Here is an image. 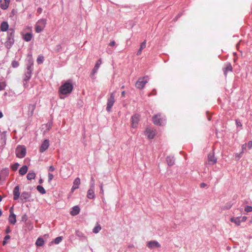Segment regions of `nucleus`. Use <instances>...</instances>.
<instances>
[{"instance_id": "f257e3e1", "label": "nucleus", "mask_w": 252, "mask_h": 252, "mask_svg": "<svg viewBox=\"0 0 252 252\" xmlns=\"http://www.w3.org/2000/svg\"><path fill=\"white\" fill-rule=\"evenodd\" d=\"M73 89V86L70 82H66L63 84L60 87V92L63 94H66L71 92Z\"/></svg>"}, {"instance_id": "f03ea898", "label": "nucleus", "mask_w": 252, "mask_h": 252, "mask_svg": "<svg viewBox=\"0 0 252 252\" xmlns=\"http://www.w3.org/2000/svg\"><path fill=\"white\" fill-rule=\"evenodd\" d=\"M165 119L164 116L157 114L153 117V121L156 125L162 126L165 124Z\"/></svg>"}, {"instance_id": "7ed1b4c3", "label": "nucleus", "mask_w": 252, "mask_h": 252, "mask_svg": "<svg viewBox=\"0 0 252 252\" xmlns=\"http://www.w3.org/2000/svg\"><path fill=\"white\" fill-rule=\"evenodd\" d=\"M115 92H114L110 94V97L108 98L106 110L109 112L111 111V109L115 102Z\"/></svg>"}, {"instance_id": "20e7f679", "label": "nucleus", "mask_w": 252, "mask_h": 252, "mask_svg": "<svg viewBox=\"0 0 252 252\" xmlns=\"http://www.w3.org/2000/svg\"><path fill=\"white\" fill-rule=\"evenodd\" d=\"M148 77L147 76L139 78L135 83V87L139 89H143L146 84L148 82Z\"/></svg>"}, {"instance_id": "39448f33", "label": "nucleus", "mask_w": 252, "mask_h": 252, "mask_svg": "<svg viewBox=\"0 0 252 252\" xmlns=\"http://www.w3.org/2000/svg\"><path fill=\"white\" fill-rule=\"evenodd\" d=\"M26 149L25 147L19 146L16 149V154L18 158H23L26 155Z\"/></svg>"}, {"instance_id": "423d86ee", "label": "nucleus", "mask_w": 252, "mask_h": 252, "mask_svg": "<svg viewBox=\"0 0 252 252\" xmlns=\"http://www.w3.org/2000/svg\"><path fill=\"white\" fill-rule=\"evenodd\" d=\"M46 24V21L45 19L39 20L36 26L35 31L36 32L39 33L43 31Z\"/></svg>"}, {"instance_id": "0eeeda50", "label": "nucleus", "mask_w": 252, "mask_h": 252, "mask_svg": "<svg viewBox=\"0 0 252 252\" xmlns=\"http://www.w3.org/2000/svg\"><path fill=\"white\" fill-rule=\"evenodd\" d=\"M140 116L138 114H134L131 118V126L132 128H135L137 127Z\"/></svg>"}, {"instance_id": "6e6552de", "label": "nucleus", "mask_w": 252, "mask_h": 252, "mask_svg": "<svg viewBox=\"0 0 252 252\" xmlns=\"http://www.w3.org/2000/svg\"><path fill=\"white\" fill-rule=\"evenodd\" d=\"M145 134L148 139H153L156 135V130L150 127H147L145 131Z\"/></svg>"}, {"instance_id": "1a4fd4ad", "label": "nucleus", "mask_w": 252, "mask_h": 252, "mask_svg": "<svg viewBox=\"0 0 252 252\" xmlns=\"http://www.w3.org/2000/svg\"><path fill=\"white\" fill-rule=\"evenodd\" d=\"M147 246L151 250L155 248H158L161 247L160 244L157 241H150L148 242Z\"/></svg>"}, {"instance_id": "9d476101", "label": "nucleus", "mask_w": 252, "mask_h": 252, "mask_svg": "<svg viewBox=\"0 0 252 252\" xmlns=\"http://www.w3.org/2000/svg\"><path fill=\"white\" fill-rule=\"evenodd\" d=\"M13 210V207H11L10 208V215L8 218V220L11 224H14L16 222V216L14 214Z\"/></svg>"}, {"instance_id": "9b49d317", "label": "nucleus", "mask_w": 252, "mask_h": 252, "mask_svg": "<svg viewBox=\"0 0 252 252\" xmlns=\"http://www.w3.org/2000/svg\"><path fill=\"white\" fill-rule=\"evenodd\" d=\"M217 158L214 157L213 153H210L208 156V160L206 162V164L210 165H213L217 162Z\"/></svg>"}, {"instance_id": "f8f14e48", "label": "nucleus", "mask_w": 252, "mask_h": 252, "mask_svg": "<svg viewBox=\"0 0 252 252\" xmlns=\"http://www.w3.org/2000/svg\"><path fill=\"white\" fill-rule=\"evenodd\" d=\"M81 184L80 179L78 177L75 179L73 181V185L71 189V192H73L74 191L78 189Z\"/></svg>"}, {"instance_id": "ddd939ff", "label": "nucleus", "mask_w": 252, "mask_h": 252, "mask_svg": "<svg viewBox=\"0 0 252 252\" xmlns=\"http://www.w3.org/2000/svg\"><path fill=\"white\" fill-rule=\"evenodd\" d=\"M49 146V141L47 139L44 140L40 147V152L43 153V152L45 151L48 148Z\"/></svg>"}, {"instance_id": "4468645a", "label": "nucleus", "mask_w": 252, "mask_h": 252, "mask_svg": "<svg viewBox=\"0 0 252 252\" xmlns=\"http://www.w3.org/2000/svg\"><path fill=\"white\" fill-rule=\"evenodd\" d=\"M20 187L19 186H16L14 189H13V199L15 200H17L20 197Z\"/></svg>"}, {"instance_id": "2eb2a0df", "label": "nucleus", "mask_w": 252, "mask_h": 252, "mask_svg": "<svg viewBox=\"0 0 252 252\" xmlns=\"http://www.w3.org/2000/svg\"><path fill=\"white\" fill-rule=\"evenodd\" d=\"M32 63L30 65H28L27 67L28 71H27V73H26L25 76L24 78V80L25 81L29 80L31 78V73H32Z\"/></svg>"}, {"instance_id": "dca6fc26", "label": "nucleus", "mask_w": 252, "mask_h": 252, "mask_svg": "<svg viewBox=\"0 0 252 252\" xmlns=\"http://www.w3.org/2000/svg\"><path fill=\"white\" fill-rule=\"evenodd\" d=\"M10 0H0V7L2 9H6L9 5Z\"/></svg>"}, {"instance_id": "f3484780", "label": "nucleus", "mask_w": 252, "mask_h": 252, "mask_svg": "<svg viewBox=\"0 0 252 252\" xmlns=\"http://www.w3.org/2000/svg\"><path fill=\"white\" fill-rule=\"evenodd\" d=\"M102 61L101 59H99L96 63L95 65L92 70V74L94 75L97 72V70L100 67V64H101Z\"/></svg>"}, {"instance_id": "a211bd4d", "label": "nucleus", "mask_w": 252, "mask_h": 252, "mask_svg": "<svg viewBox=\"0 0 252 252\" xmlns=\"http://www.w3.org/2000/svg\"><path fill=\"white\" fill-rule=\"evenodd\" d=\"M31 197V194L30 193L27 191H24L22 192L21 195V199L22 200H24L25 201H27L29 200Z\"/></svg>"}, {"instance_id": "6ab92c4d", "label": "nucleus", "mask_w": 252, "mask_h": 252, "mask_svg": "<svg viewBox=\"0 0 252 252\" xmlns=\"http://www.w3.org/2000/svg\"><path fill=\"white\" fill-rule=\"evenodd\" d=\"M35 108V105L34 104H31L28 105V115L29 116H32V115Z\"/></svg>"}, {"instance_id": "aec40b11", "label": "nucleus", "mask_w": 252, "mask_h": 252, "mask_svg": "<svg viewBox=\"0 0 252 252\" xmlns=\"http://www.w3.org/2000/svg\"><path fill=\"white\" fill-rule=\"evenodd\" d=\"M80 208L77 206H74L71 211H70V214L72 216H76L79 213Z\"/></svg>"}, {"instance_id": "412c9836", "label": "nucleus", "mask_w": 252, "mask_h": 252, "mask_svg": "<svg viewBox=\"0 0 252 252\" xmlns=\"http://www.w3.org/2000/svg\"><path fill=\"white\" fill-rule=\"evenodd\" d=\"M9 28V25L7 22H2L0 25V30L2 32H6Z\"/></svg>"}, {"instance_id": "4be33fe9", "label": "nucleus", "mask_w": 252, "mask_h": 252, "mask_svg": "<svg viewBox=\"0 0 252 252\" xmlns=\"http://www.w3.org/2000/svg\"><path fill=\"white\" fill-rule=\"evenodd\" d=\"M241 218L240 217H232L230 218V220L234 222L236 225L239 226L241 224Z\"/></svg>"}, {"instance_id": "5701e85b", "label": "nucleus", "mask_w": 252, "mask_h": 252, "mask_svg": "<svg viewBox=\"0 0 252 252\" xmlns=\"http://www.w3.org/2000/svg\"><path fill=\"white\" fill-rule=\"evenodd\" d=\"M6 131H3L0 134L1 144L3 145H5L6 143Z\"/></svg>"}, {"instance_id": "b1692460", "label": "nucleus", "mask_w": 252, "mask_h": 252, "mask_svg": "<svg viewBox=\"0 0 252 252\" xmlns=\"http://www.w3.org/2000/svg\"><path fill=\"white\" fill-rule=\"evenodd\" d=\"M94 189H90L87 192V197L89 199H93L94 198L95 195L94 193Z\"/></svg>"}, {"instance_id": "393cba45", "label": "nucleus", "mask_w": 252, "mask_h": 252, "mask_svg": "<svg viewBox=\"0 0 252 252\" xmlns=\"http://www.w3.org/2000/svg\"><path fill=\"white\" fill-rule=\"evenodd\" d=\"M166 161L169 166H172L174 164V158L172 156H168L166 158Z\"/></svg>"}, {"instance_id": "a878e982", "label": "nucleus", "mask_w": 252, "mask_h": 252, "mask_svg": "<svg viewBox=\"0 0 252 252\" xmlns=\"http://www.w3.org/2000/svg\"><path fill=\"white\" fill-rule=\"evenodd\" d=\"M14 39L12 37H9L7 41L5 42V46L7 48H10L14 43Z\"/></svg>"}, {"instance_id": "bb28decb", "label": "nucleus", "mask_w": 252, "mask_h": 252, "mask_svg": "<svg viewBox=\"0 0 252 252\" xmlns=\"http://www.w3.org/2000/svg\"><path fill=\"white\" fill-rule=\"evenodd\" d=\"M32 37V34L31 32H28L23 35L24 40L26 41H30Z\"/></svg>"}, {"instance_id": "cd10ccee", "label": "nucleus", "mask_w": 252, "mask_h": 252, "mask_svg": "<svg viewBox=\"0 0 252 252\" xmlns=\"http://www.w3.org/2000/svg\"><path fill=\"white\" fill-rule=\"evenodd\" d=\"M28 171V167L26 165L23 166L19 171V174L21 175H25Z\"/></svg>"}, {"instance_id": "c85d7f7f", "label": "nucleus", "mask_w": 252, "mask_h": 252, "mask_svg": "<svg viewBox=\"0 0 252 252\" xmlns=\"http://www.w3.org/2000/svg\"><path fill=\"white\" fill-rule=\"evenodd\" d=\"M146 42L145 41L143 42L141 44L140 49H139V50L138 51L137 53V55H140L141 54L142 50L146 47Z\"/></svg>"}, {"instance_id": "c756f323", "label": "nucleus", "mask_w": 252, "mask_h": 252, "mask_svg": "<svg viewBox=\"0 0 252 252\" xmlns=\"http://www.w3.org/2000/svg\"><path fill=\"white\" fill-rule=\"evenodd\" d=\"M35 177V174L33 172H30L27 175V179L29 180L34 179Z\"/></svg>"}, {"instance_id": "7c9ffc66", "label": "nucleus", "mask_w": 252, "mask_h": 252, "mask_svg": "<svg viewBox=\"0 0 252 252\" xmlns=\"http://www.w3.org/2000/svg\"><path fill=\"white\" fill-rule=\"evenodd\" d=\"M101 229V226L99 224H97V225L94 228L93 230V232L94 233H98Z\"/></svg>"}, {"instance_id": "2f4dec72", "label": "nucleus", "mask_w": 252, "mask_h": 252, "mask_svg": "<svg viewBox=\"0 0 252 252\" xmlns=\"http://www.w3.org/2000/svg\"><path fill=\"white\" fill-rule=\"evenodd\" d=\"M44 240L41 238H38L36 241V245L38 246H42L44 244Z\"/></svg>"}, {"instance_id": "473e14b6", "label": "nucleus", "mask_w": 252, "mask_h": 252, "mask_svg": "<svg viewBox=\"0 0 252 252\" xmlns=\"http://www.w3.org/2000/svg\"><path fill=\"white\" fill-rule=\"evenodd\" d=\"M37 189L41 194H45L46 193L45 189L41 186H38L37 187Z\"/></svg>"}, {"instance_id": "72a5a7b5", "label": "nucleus", "mask_w": 252, "mask_h": 252, "mask_svg": "<svg viewBox=\"0 0 252 252\" xmlns=\"http://www.w3.org/2000/svg\"><path fill=\"white\" fill-rule=\"evenodd\" d=\"M232 68L231 65L230 64H227L224 70V74L226 75V73L228 71H231L232 70Z\"/></svg>"}, {"instance_id": "f704fd0d", "label": "nucleus", "mask_w": 252, "mask_h": 252, "mask_svg": "<svg viewBox=\"0 0 252 252\" xmlns=\"http://www.w3.org/2000/svg\"><path fill=\"white\" fill-rule=\"evenodd\" d=\"M75 234H76V235L78 237H81V238H85V237L84 234L82 232H81L79 230H76L75 232Z\"/></svg>"}, {"instance_id": "c9c22d12", "label": "nucleus", "mask_w": 252, "mask_h": 252, "mask_svg": "<svg viewBox=\"0 0 252 252\" xmlns=\"http://www.w3.org/2000/svg\"><path fill=\"white\" fill-rule=\"evenodd\" d=\"M63 240V237L62 236L57 237L55 240L54 242L56 244H59Z\"/></svg>"}, {"instance_id": "e433bc0d", "label": "nucleus", "mask_w": 252, "mask_h": 252, "mask_svg": "<svg viewBox=\"0 0 252 252\" xmlns=\"http://www.w3.org/2000/svg\"><path fill=\"white\" fill-rule=\"evenodd\" d=\"M10 236L8 235H6L4 238V240L2 242L3 245H5L6 244V241L10 239Z\"/></svg>"}, {"instance_id": "4c0bfd02", "label": "nucleus", "mask_w": 252, "mask_h": 252, "mask_svg": "<svg viewBox=\"0 0 252 252\" xmlns=\"http://www.w3.org/2000/svg\"><path fill=\"white\" fill-rule=\"evenodd\" d=\"M43 56H39L37 59V62L38 64L42 63L43 61Z\"/></svg>"}, {"instance_id": "58836bf2", "label": "nucleus", "mask_w": 252, "mask_h": 252, "mask_svg": "<svg viewBox=\"0 0 252 252\" xmlns=\"http://www.w3.org/2000/svg\"><path fill=\"white\" fill-rule=\"evenodd\" d=\"M19 166V163H15V164H14L12 166L11 168H12V170H14V171H16V170L18 169V168Z\"/></svg>"}, {"instance_id": "ea45409f", "label": "nucleus", "mask_w": 252, "mask_h": 252, "mask_svg": "<svg viewBox=\"0 0 252 252\" xmlns=\"http://www.w3.org/2000/svg\"><path fill=\"white\" fill-rule=\"evenodd\" d=\"M245 211L247 212H252V207L250 206H247L245 208Z\"/></svg>"}, {"instance_id": "a19ab883", "label": "nucleus", "mask_w": 252, "mask_h": 252, "mask_svg": "<svg viewBox=\"0 0 252 252\" xmlns=\"http://www.w3.org/2000/svg\"><path fill=\"white\" fill-rule=\"evenodd\" d=\"M5 86L6 85L4 82H0V91L3 90Z\"/></svg>"}, {"instance_id": "79ce46f5", "label": "nucleus", "mask_w": 252, "mask_h": 252, "mask_svg": "<svg viewBox=\"0 0 252 252\" xmlns=\"http://www.w3.org/2000/svg\"><path fill=\"white\" fill-rule=\"evenodd\" d=\"M90 184V188L94 189V180L93 178L92 179Z\"/></svg>"}, {"instance_id": "37998d69", "label": "nucleus", "mask_w": 252, "mask_h": 252, "mask_svg": "<svg viewBox=\"0 0 252 252\" xmlns=\"http://www.w3.org/2000/svg\"><path fill=\"white\" fill-rule=\"evenodd\" d=\"M243 154V153L242 152H241L239 154H236L235 155V158L236 160H239L242 157Z\"/></svg>"}, {"instance_id": "c03bdc74", "label": "nucleus", "mask_w": 252, "mask_h": 252, "mask_svg": "<svg viewBox=\"0 0 252 252\" xmlns=\"http://www.w3.org/2000/svg\"><path fill=\"white\" fill-rule=\"evenodd\" d=\"M48 176V182H50L51 181V180L53 179L54 176L52 173H49Z\"/></svg>"}, {"instance_id": "a18cd8bd", "label": "nucleus", "mask_w": 252, "mask_h": 252, "mask_svg": "<svg viewBox=\"0 0 252 252\" xmlns=\"http://www.w3.org/2000/svg\"><path fill=\"white\" fill-rule=\"evenodd\" d=\"M18 65H19V63H18V62H17V61H13L12 62V66H13V67H17L18 66Z\"/></svg>"}, {"instance_id": "49530a36", "label": "nucleus", "mask_w": 252, "mask_h": 252, "mask_svg": "<svg viewBox=\"0 0 252 252\" xmlns=\"http://www.w3.org/2000/svg\"><path fill=\"white\" fill-rule=\"evenodd\" d=\"M249 149H251L252 148V141H249L247 144H246Z\"/></svg>"}, {"instance_id": "de8ad7c7", "label": "nucleus", "mask_w": 252, "mask_h": 252, "mask_svg": "<svg viewBox=\"0 0 252 252\" xmlns=\"http://www.w3.org/2000/svg\"><path fill=\"white\" fill-rule=\"evenodd\" d=\"M55 167L53 166H52V165L50 166L49 167V171L50 172H53V171H54L55 170Z\"/></svg>"}, {"instance_id": "09e8293b", "label": "nucleus", "mask_w": 252, "mask_h": 252, "mask_svg": "<svg viewBox=\"0 0 252 252\" xmlns=\"http://www.w3.org/2000/svg\"><path fill=\"white\" fill-rule=\"evenodd\" d=\"M247 217L244 216V217L241 218V219H240L241 221V222L245 221L247 220Z\"/></svg>"}, {"instance_id": "8fccbe9b", "label": "nucleus", "mask_w": 252, "mask_h": 252, "mask_svg": "<svg viewBox=\"0 0 252 252\" xmlns=\"http://www.w3.org/2000/svg\"><path fill=\"white\" fill-rule=\"evenodd\" d=\"M247 145L246 144H243L242 146V153L244 152V150L246 149Z\"/></svg>"}, {"instance_id": "3c124183", "label": "nucleus", "mask_w": 252, "mask_h": 252, "mask_svg": "<svg viewBox=\"0 0 252 252\" xmlns=\"http://www.w3.org/2000/svg\"><path fill=\"white\" fill-rule=\"evenodd\" d=\"M100 193H101L102 194H104V190H103V186L102 185H101L100 186Z\"/></svg>"}, {"instance_id": "603ef678", "label": "nucleus", "mask_w": 252, "mask_h": 252, "mask_svg": "<svg viewBox=\"0 0 252 252\" xmlns=\"http://www.w3.org/2000/svg\"><path fill=\"white\" fill-rule=\"evenodd\" d=\"M116 44V42L114 41H112L110 42L109 45L111 46H114Z\"/></svg>"}, {"instance_id": "864d4df0", "label": "nucleus", "mask_w": 252, "mask_h": 252, "mask_svg": "<svg viewBox=\"0 0 252 252\" xmlns=\"http://www.w3.org/2000/svg\"><path fill=\"white\" fill-rule=\"evenodd\" d=\"M236 125L237 126H242L241 123L239 121H238V120H236Z\"/></svg>"}, {"instance_id": "5fc2aeb1", "label": "nucleus", "mask_w": 252, "mask_h": 252, "mask_svg": "<svg viewBox=\"0 0 252 252\" xmlns=\"http://www.w3.org/2000/svg\"><path fill=\"white\" fill-rule=\"evenodd\" d=\"M10 229L9 228V227H7V228L6 229V230H5V232L6 233H9L10 232Z\"/></svg>"}, {"instance_id": "6e6d98bb", "label": "nucleus", "mask_w": 252, "mask_h": 252, "mask_svg": "<svg viewBox=\"0 0 252 252\" xmlns=\"http://www.w3.org/2000/svg\"><path fill=\"white\" fill-rule=\"evenodd\" d=\"M3 117L2 113L0 111V119Z\"/></svg>"}, {"instance_id": "4d7b16f0", "label": "nucleus", "mask_w": 252, "mask_h": 252, "mask_svg": "<svg viewBox=\"0 0 252 252\" xmlns=\"http://www.w3.org/2000/svg\"><path fill=\"white\" fill-rule=\"evenodd\" d=\"M122 96H125V92L124 91H123L122 93Z\"/></svg>"}, {"instance_id": "13d9d810", "label": "nucleus", "mask_w": 252, "mask_h": 252, "mask_svg": "<svg viewBox=\"0 0 252 252\" xmlns=\"http://www.w3.org/2000/svg\"><path fill=\"white\" fill-rule=\"evenodd\" d=\"M2 215V212L1 210L0 209V216H1Z\"/></svg>"}, {"instance_id": "bf43d9fd", "label": "nucleus", "mask_w": 252, "mask_h": 252, "mask_svg": "<svg viewBox=\"0 0 252 252\" xmlns=\"http://www.w3.org/2000/svg\"><path fill=\"white\" fill-rule=\"evenodd\" d=\"M2 200V197L0 195V201H1Z\"/></svg>"}, {"instance_id": "052dcab7", "label": "nucleus", "mask_w": 252, "mask_h": 252, "mask_svg": "<svg viewBox=\"0 0 252 252\" xmlns=\"http://www.w3.org/2000/svg\"><path fill=\"white\" fill-rule=\"evenodd\" d=\"M205 186V184H202L201 185V186H202V187H203V186Z\"/></svg>"}, {"instance_id": "680f3d73", "label": "nucleus", "mask_w": 252, "mask_h": 252, "mask_svg": "<svg viewBox=\"0 0 252 252\" xmlns=\"http://www.w3.org/2000/svg\"><path fill=\"white\" fill-rule=\"evenodd\" d=\"M39 182H40V183H41L42 182V180H40Z\"/></svg>"}]
</instances>
